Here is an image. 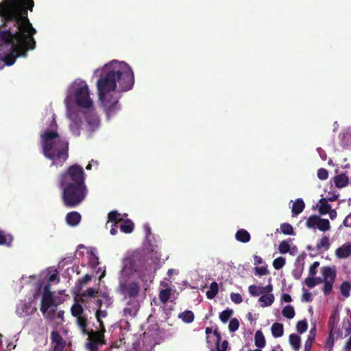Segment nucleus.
Here are the masks:
<instances>
[{
  "mask_svg": "<svg viewBox=\"0 0 351 351\" xmlns=\"http://www.w3.org/2000/svg\"><path fill=\"white\" fill-rule=\"evenodd\" d=\"M289 341L291 348L295 351H298L301 347V338L295 333L291 334L289 337Z\"/></svg>",
  "mask_w": 351,
  "mask_h": 351,
  "instance_id": "a878e982",
  "label": "nucleus"
},
{
  "mask_svg": "<svg viewBox=\"0 0 351 351\" xmlns=\"http://www.w3.org/2000/svg\"><path fill=\"white\" fill-rule=\"evenodd\" d=\"M255 345L259 348H263L265 346V339L263 332L261 330H257L254 337Z\"/></svg>",
  "mask_w": 351,
  "mask_h": 351,
  "instance_id": "2f4dec72",
  "label": "nucleus"
},
{
  "mask_svg": "<svg viewBox=\"0 0 351 351\" xmlns=\"http://www.w3.org/2000/svg\"><path fill=\"white\" fill-rule=\"evenodd\" d=\"M351 254V242H346L335 250V256L340 259L347 258Z\"/></svg>",
  "mask_w": 351,
  "mask_h": 351,
  "instance_id": "f3484780",
  "label": "nucleus"
},
{
  "mask_svg": "<svg viewBox=\"0 0 351 351\" xmlns=\"http://www.w3.org/2000/svg\"><path fill=\"white\" fill-rule=\"evenodd\" d=\"M219 341H213V345L215 344L216 346V351H226L228 345V341L225 340L221 343Z\"/></svg>",
  "mask_w": 351,
  "mask_h": 351,
  "instance_id": "a18cd8bd",
  "label": "nucleus"
},
{
  "mask_svg": "<svg viewBox=\"0 0 351 351\" xmlns=\"http://www.w3.org/2000/svg\"><path fill=\"white\" fill-rule=\"evenodd\" d=\"M328 213L329 214V217L332 220L335 219L337 216V213L336 210L334 209H330V211L328 212Z\"/></svg>",
  "mask_w": 351,
  "mask_h": 351,
  "instance_id": "680f3d73",
  "label": "nucleus"
},
{
  "mask_svg": "<svg viewBox=\"0 0 351 351\" xmlns=\"http://www.w3.org/2000/svg\"><path fill=\"white\" fill-rule=\"evenodd\" d=\"M306 226L313 230H319L321 232H327L330 229V223L328 219H323L319 215H313L306 220Z\"/></svg>",
  "mask_w": 351,
  "mask_h": 351,
  "instance_id": "9b49d317",
  "label": "nucleus"
},
{
  "mask_svg": "<svg viewBox=\"0 0 351 351\" xmlns=\"http://www.w3.org/2000/svg\"><path fill=\"white\" fill-rule=\"evenodd\" d=\"M282 314L285 317L291 319L295 315V309L293 306L287 305L282 308Z\"/></svg>",
  "mask_w": 351,
  "mask_h": 351,
  "instance_id": "473e14b6",
  "label": "nucleus"
},
{
  "mask_svg": "<svg viewBox=\"0 0 351 351\" xmlns=\"http://www.w3.org/2000/svg\"><path fill=\"white\" fill-rule=\"evenodd\" d=\"M233 313L231 309H226L222 311L219 315V319L223 323H226Z\"/></svg>",
  "mask_w": 351,
  "mask_h": 351,
  "instance_id": "ea45409f",
  "label": "nucleus"
},
{
  "mask_svg": "<svg viewBox=\"0 0 351 351\" xmlns=\"http://www.w3.org/2000/svg\"><path fill=\"white\" fill-rule=\"evenodd\" d=\"M281 300L285 302L289 303L292 301L291 297L287 293H283L281 296Z\"/></svg>",
  "mask_w": 351,
  "mask_h": 351,
  "instance_id": "13d9d810",
  "label": "nucleus"
},
{
  "mask_svg": "<svg viewBox=\"0 0 351 351\" xmlns=\"http://www.w3.org/2000/svg\"><path fill=\"white\" fill-rule=\"evenodd\" d=\"M99 100L108 117L119 109V93L130 90L134 84L132 67L125 62L112 60L95 70Z\"/></svg>",
  "mask_w": 351,
  "mask_h": 351,
  "instance_id": "f03ea898",
  "label": "nucleus"
},
{
  "mask_svg": "<svg viewBox=\"0 0 351 351\" xmlns=\"http://www.w3.org/2000/svg\"><path fill=\"white\" fill-rule=\"evenodd\" d=\"M33 7V0H10L9 5L3 10L5 19L14 21L16 29L14 32L8 31L0 34V42L11 50L0 64L12 65L17 57L25 56L28 49L35 47L33 35L36 29L27 17V9L32 10Z\"/></svg>",
  "mask_w": 351,
  "mask_h": 351,
  "instance_id": "f257e3e1",
  "label": "nucleus"
},
{
  "mask_svg": "<svg viewBox=\"0 0 351 351\" xmlns=\"http://www.w3.org/2000/svg\"><path fill=\"white\" fill-rule=\"evenodd\" d=\"M317 207L322 215L327 214L331 209V206L328 203L326 198H322L317 204Z\"/></svg>",
  "mask_w": 351,
  "mask_h": 351,
  "instance_id": "bb28decb",
  "label": "nucleus"
},
{
  "mask_svg": "<svg viewBox=\"0 0 351 351\" xmlns=\"http://www.w3.org/2000/svg\"><path fill=\"white\" fill-rule=\"evenodd\" d=\"M308 328L307 322L306 320L299 321L296 324V330L299 333H304Z\"/></svg>",
  "mask_w": 351,
  "mask_h": 351,
  "instance_id": "a19ab883",
  "label": "nucleus"
},
{
  "mask_svg": "<svg viewBox=\"0 0 351 351\" xmlns=\"http://www.w3.org/2000/svg\"><path fill=\"white\" fill-rule=\"evenodd\" d=\"M302 271L300 269H297L293 272V276L296 279H299L301 276Z\"/></svg>",
  "mask_w": 351,
  "mask_h": 351,
  "instance_id": "774afa93",
  "label": "nucleus"
},
{
  "mask_svg": "<svg viewBox=\"0 0 351 351\" xmlns=\"http://www.w3.org/2000/svg\"><path fill=\"white\" fill-rule=\"evenodd\" d=\"M263 290L264 293H271L273 291V286L271 284H269L265 287H263Z\"/></svg>",
  "mask_w": 351,
  "mask_h": 351,
  "instance_id": "bf43d9fd",
  "label": "nucleus"
},
{
  "mask_svg": "<svg viewBox=\"0 0 351 351\" xmlns=\"http://www.w3.org/2000/svg\"><path fill=\"white\" fill-rule=\"evenodd\" d=\"M305 207V204L301 198L297 199L293 204L291 208L292 216L295 217L301 213Z\"/></svg>",
  "mask_w": 351,
  "mask_h": 351,
  "instance_id": "4be33fe9",
  "label": "nucleus"
},
{
  "mask_svg": "<svg viewBox=\"0 0 351 351\" xmlns=\"http://www.w3.org/2000/svg\"><path fill=\"white\" fill-rule=\"evenodd\" d=\"M48 281L50 282H58L59 281L56 270L49 271L47 274Z\"/></svg>",
  "mask_w": 351,
  "mask_h": 351,
  "instance_id": "de8ad7c7",
  "label": "nucleus"
},
{
  "mask_svg": "<svg viewBox=\"0 0 351 351\" xmlns=\"http://www.w3.org/2000/svg\"><path fill=\"white\" fill-rule=\"evenodd\" d=\"M317 177L319 178V179H320L322 180H326L328 177V173L327 170L325 169H323V168L319 169L317 171Z\"/></svg>",
  "mask_w": 351,
  "mask_h": 351,
  "instance_id": "3c124183",
  "label": "nucleus"
},
{
  "mask_svg": "<svg viewBox=\"0 0 351 351\" xmlns=\"http://www.w3.org/2000/svg\"><path fill=\"white\" fill-rule=\"evenodd\" d=\"M206 333L207 335V343L210 346H213V341L221 340L219 333L217 330L213 331L211 328H206Z\"/></svg>",
  "mask_w": 351,
  "mask_h": 351,
  "instance_id": "412c9836",
  "label": "nucleus"
},
{
  "mask_svg": "<svg viewBox=\"0 0 351 351\" xmlns=\"http://www.w3.org/2000/svg\"><path fill=\"white\" fill-rule=\"evenodd\" d=\"M278 250L281 254L289 253L291 255H295L298 252V248L293 245L291 239L282 241L278 246Z\"/></svg>",
  "mask_w": 351,
  "mask_h": 351,
  "instance_id": "dca6fc26",
  "label": "nucleus"
},
{
  "mask_svg": "<svg viewBox=\"0 0 351 351\" xmlns=\"http://www.w3.org/2000/svg\"><path fill=\"white\" fill-rule=\"evenodd\" d=\"M334 183L337 188H343L348 184V177L344 174H339L334 177Z\"/></svg>",
  "mask_w": 351,
  "mask_h": 351,
  "instance_id": "5701e85b",
  "label": "nucleus"
},
{
  "mask_svg": "<svg viewBox=\"0 0 351 351\" xmlns=\"http://www.w3.org/2000/svg\"><path fill=\"white\" fill-rule=\"evenodd\" d=\"M53 294L49 290V286H45L40 311L45 318L50 319L53 324L60 325L64 322V311H58L57 304L53 300Z\"/></svg>",
  "mask_w": 351,
  "mask_h": 351,
  "instance_id": "0eeeda50",
  "label": "nucleus"
},
{
  "mask_svg": "<svg viewBox=\"0 0 351 351\" xmlns=\"http://www.w3.org/2000/svg\"><path fill=\"white\" fill-rule=\"evenodd\" d=\"M285 258L280 256L274 260L273 266L276 269L278 270L285 265Z\"/></svg>",
  "mask_w": 351,
  "mask_h": 351,
  "instance_id": "79ce46f5",
  "label": "nucleus"
},
{
  "mask_svg": "<svg viewBox=\"0 0 351 351\" xmlns=\"http://www.w3.org/2000/svg\"><path fill=\"white\" fill-rule=\"evenodd\" d=\"M312 299V295L308 291H304L302 295V300L305 302H310Z\"/></svg>",
  "mask_w": 351,
  "mask_h": 351,
  "instance_id": "4d7b16f0",
  "label": "nucleus"
},
{
  "mask_svg": "<svg viewBox=\"0 0 351 351\" xmlns=\"http://www.w3.org/2000/svg\"><path fill=\"white\" fill-rule=\"evenodd\" d=\"M138 310V305L136 302L128 303L127 306L124 308L123 314L126 318L134 317Z\"/></svg>",
  "mask_w": 351,
  "mask_h": 351,
  "instance_id": "a211bd4d",
  "label": "nucleus"
},
{
  "mask_svg": "<svg viewBox=\"0 0 351 351\" xmlns=\"http://www.w3.org/2000/svg\"><path fill=\"white\" fill-rule=\"evenodd\" d=\"M154 268L147 265L138 252L127 255L122 260L118 273L120 293L125 297L134 298L141 290L140 282H152L154 279Z\"/></svg>",
  "mask_w": 351,
  "mask_h": 351,
  "instance_id": "20e7f679",
  "label": "nucleus"
},
{
  "mask_svg": "<svg viewBox=\"0 0 351 351\" xmlns=\"http://www.w3.org/2000/svg\"><path fill=\"white\" fill-rule=\"evenodd\" d=\"M178 317L185 323H191L194 319V315L191 311H185Z\"/></svg>",
  "mask_w": 351,
  "mask_h": 351,
  "instance_id": "f704fd0d",
  "label": "nucleus"
},
{
  "mask_svg": "<svg viewBox=\"0 0 351 351\" xmlns=\"http://www.w3.org/2000/svg\"><path fill=\"white\" fill-rule=\"evenodd\" d=\"M248 291L253 297H256L264 293L263 287H258L254 285H250L248 287Z\"/></svg>",
  "mask_w": 351,
  "mask_h": 351,
  "instance_id": "c9c22d12",
  "label": "nucleus"
},
{
  "mask_svg": "<svg viewBox=\"0 0 351 351\" xmlns=\"http://www.w3.org/2000/svg\"><path fill=\"white\" fill-rule=\"evenodd\" d=\"M50 128L40 134V146L45 156L51 160L53 165H62L68 158V142L57 132L55 114L50 113Z\"/></svg>",
  "mask_w": 351,
  "mask_h": 351,
  "instance_id": "423d86ee",
  "label": "nucleus"
},
{
  "mask_svg": "<svg viewBox=\"0 0 351 351\" xmlns=\"http://www.w3.org/2000/svg\"><path fill=\"white\" fill-rule=\"evenodd\" d=\"M322 278L309 276L305 280V285L309 288H313L317 285L324 283L323 291L325 295H328L331 291L336 278V269L335 267H324L322 268Z\"/></svg>",
  "mask_w": 351,
  "mask_h": 351,
  "instance_id": "6e6552de",
  "label": "nucleus"
},
{
  "mask_svg": "<svg viewBox=\"0 0 351 351\" xmlns=\"http://www.w3.org/2000/svg\"><path fill=\"white\" fill-rule=\"evenodd\" d=\"M341 294L348 298L350 295V291L351 289V285L348 282H343L340 287Z\"/></svg>",
  "mask_w": 351,
  "mask_h": 351,
  "instance_id": "58836bf2",
  "label": "nucleus"
},
{
  "mask_svg": "<svg viewBox=\"0 0 351 351\" xmlns=\"http://www.w3.org/2000/svg\"><path fill=\"white\" fill-rule=\"evenodd\" d=\"M81 220V215L79 213L72 211L69 213L66 216V221L70 226H77Z\"/></svg>",
  "mask_w": 351,
  "mask_h": 351,
  "instance_id": "aec40b11",
  "label": "nucleus"
},
{
  "mask_svg": "<svg viewBox=\"0 0 351 351\" xmlns=\"http://www.w3.org/2000/svg\"><path fill=\"white\" fill-rule=\"evenodd\" d=\"M330 246L329 237L324 235L317 243L316 248L319 251H327Z\"/></svg>",
  "mask_w": 351,
  "mask_h": 351,
  "instance_id": "b1692460",
  "label": "nucleus"
},
{
  "mask_svg": "<svg viewBox=\"0 0 351 351\" xmlns=\"http://www.w3.org/2000/svg\"><path fill=\"white\" fill-rule=\"evenodd\" d=\"M12 239V237L10 234H5L4 232L0 230V245H9Z\"/></svg>",
  "mask_w": 351,
  "mask_h": 351,
  "instance_id": "e433bc0d",
  "label": "nucleus"
},
{
  "mask_svg": "<svg viewBox=\"0 0 351 351\" xmlns=\"http://www.w3.org/2000/svg\"><path fill=\"white\" fill-rule=\"evenodd\" d=\"M319 263L318 262H314L309 269V276H315L317 274V269L319 267Z\"/></svg>",
  "mask_w": 351,
  "mask_h": 351,
  "instance_id": "864d4df0",
  "label": "nucleus"
},
{
  "mask_svg": "<svg viewBox=\"0 0 351 351\" xmlns=\"http://www.w3.org/2000/svg\"><path fill=\"white\" fill-rule=\"evenodd\" d=\"M64 102L66 116L70 121L69 130L74 136H79L82 130L89 136L99 128L100 120L86 81L74 80L66 89Z\"/></svg>",
  "mask_w": 351,
  "mask_h": 351,
  "instance_id": "7ed1b4c3",
  "label": "nucleus"
},
{
  "mask_svg": "<svg viewBox=\"0 0 351 351\" xmlns=\"http://www.w3.org/2000/svg\"><path fill=\"white\" fill-rule=\"evenodd\" d=\"M110 226V234L112 235H115L117 233V228H119V224L117 223V226H114V221H110V223L108 224V223H106V227L108 228V226Z\"/></svg>",
  "mask_w": 351,
  "mask_h": 351,
  "instance_id": "5fc2aeb1",
  "label": "nucleus"
},
{
  "mask_svg": "<svg viewBox=\"0 0 351 351\" xmlns=\"http://www.w3.org/2000/svg\"><path fill=\"white\" fill-rule=\"evenodd\" d=\"M108 224L110 221H114V226L119 224V228L124 233H131L134 229V223L131 220L124 219L125 215L120 214L117 211H111L108 214Z\"/></svg>",
  "mask_w": 351,
  "mask_h": 351,
  "instance_id": "9d476101",
  "label": "nucleus"
},
{
  "mask_svg": "<svg viewBox=\"0 0 351 351\" xmlns=\"http://www.w3.org/2000/svg\"><path fill=\"white\" fill-rule=\"evenodd\" d=\"M41 289V284L36 281L34 285V293L27 300H20L16 305V313L19 317H23L32 315L36 308L33 305L34 300L38 295Z\"/></svg>",
  "mask_w": 351,
  "mask_h": 351,
  "instance_id": "1a4fd4ad",
  "label": "nucleus"
},
{
  "mask_svg": "<svg viewBox=\"0 0 351 351\" xmlns=\"http://www.w3.org/2000/svg\"><path fill=\"white\" fill-rule=\"evenodd\" d=\"M230 300L234 304H240L243 301L242 296L237 293H232L230 295Z\"/></svg>",
  "mask_w": 351,
  "mask_h": 351,
  "instance_id": "8fccbe9b",
  "label": "nucleus"
},
{
  "mask_svg": "<svg viewBox=\"0 0 351 351\" xmlns=\"http://www.w3.org/2000/svg\"><path fill=\"white\" fill-rule=\"evenodd\" d=\"M254 263L256 265H260L263 263V258L261 256H257V255H255L254 256Z\"/></svg>",
  "mask_w": 351,
  "mask_h": 351,
  "instance_id": "0e129e2a",
  "label": "nucleus"
},
{
  "mask_svg": "<svg viewBox=\"0 0 351 351\" xmlns=\"http://www.w3.org/2000/svg\"><path fill=\"white\" fill-rule=\"evenodd\" d=\"M91 276L88 274L85 275L82 279H81V283L82 285L86 284L89 280H90Z\"/></svg>",
  "mask_w": 351,
  "mask_h": 351,
  "instance_id": "e2e57ef3",
  "label": "nucleus"
},
{
  "mask_svg": "<svg viewBox=\"0 0 351 351\" xmlns=\"http://www.w3.org/2000/svg\"><path fill=\"white\" fill-rule=\"evenodd\" d=\"M275 300L273 293H263L258 299V302L261 307H268L272 305Z\"/></svg>",
  "mask_w": 351,
  "mask_h": 351,
  "instance_id": "6ab92c4d",
  "label": "nucleus"
},
{
  "mask_svg": "<svg viewBox=\"0 0 351 351\" xmlns=\"http://www.w3.org/2000/svg\"><path fill=\"white\" fill-rule=\"evenodd\" d=\"M101 298L97 301V306H99L100 305L102 308H108L109 307L112 303V298L107 294H102Z\"/></svg>",
  "mask_w": 351,
  "mask_h": 351,
  "instance_id": "c85d7f7f",
  "label": "nucleus"
},
{
  "mask_svg": "<svg viewBox=\"0 0 351 351\" xmlns=\"http://www.w3.org/2000/svg\"><path fill=\"white\" fill-rule=\"evenodd\" d=\"M256 274L258 276H265L268 274L266 266H261L255 268Z\"/></svg>",
  "mask_w": 351,
  "mask_h": 351,
  "instance_id": "603ef678",
  "label": "nucleus"
},
{
  "mask_svg": "<svg viewBox=\"0 0 351 351\" xmlns=\"http://www.w3.org/2000/svg\"><path fill=\"white\" fill-rule=\"evenodd\" d=\"M88 257L92 267H95L99 264V258L93 251L88 252Z\"/></svg>",
  "mask_w": 351,
  "mask_h": 351,
  "instance_id": "37998d69",
  "label": "nucleus"
},
{
  "mask_svg": "<svg viewBox=\"0 0 351 351\" xmlns=\"http://www.w3.org/2000/svg\"><path fill=\"white\" fill-rule=\"evenodd\" d=\"M282 232L287 235H294V231L292 226L287 223H284L280 226Z\"/></svg>",
  "mask_w": 351,
  "mask_h": 351,
  "instance_id": "4c0bfd02",
  "label": "nucleus"
},
{
  "mask_svg": "<svg viewBox=\"0 0 351 351\" xmlns=\"http://www.w3.org/2000/svg\"><path fill=\"white\" fill-rule=\"evenodd\" d=\"M334 345V337L332 332L330 333L326 343H325V348L328 350V351H331Z\"/></svg>",
  "mask_w": 351,
  "mask_h": 351,
  "instance_id": "49530a36",
  "label": "nucleus"
},
{
  "mask_svg": "<svg viewBox=\"0 0 351 351\" xmlns=\"http://www.w3.org/2000/svg\"><path fill=\"white\" fill-rule=\"evenodd\" d=\"M64 204L69 207H75L85 198L87 189L84 184V171L82 167L75 165L62 174L59 180Z\"/></svg>",
  "mask_w": 351,
  "mask_h": 351,
  "instance_id": "39448f33",
  "label": "nucleus"
},
{
  "mask_svg": "<svg viewBox=\"0 0 351 351\" xmlns=\"http://www.w3.org/2000/svg\"><path fill=\"white\" fill-rule=\"evenodd\" d=\"M98 294V291L94 288L87 289L82 294V297H95Z\"/></svg>",
  "mask_w": 351,
  "mask_h": 351,
  "instance_id": "09e8293b",
  "label": "nucleus"
},
{
  "mask_svg": "<svg viewBox=\"0 0 351 351\" xmlns=\"http://www.w3.org/2000/svg\"><path fill=\"white\" fill-rule=\"evenodd\" d=\"M315 337V328H313L309 331L308 338L305 341L304 350V351H310L312 348L313 342Z\"/></svg>",
  "mask_w": 351,
  "mask_h": 351,
  "instance_id": "7c9ffc66",
  "label": "nucleus"
},
{
  "mask_svg": "<svg viewBox=\"0 0 351 351\" xmlns=\"http://www.w3.org/2000/svg\"><path fill=\"white\" fill-rule=\"evenodd\" d=\"M72 315L77 318V324L82 332L86 333V319L83 315V308L78 303L75 302L71 307Z\"/></svg>",
  "mask_w": 351,
  "mask_h": 351,
  "instance_id": "f8f14e48",
  "label": "nucleus"
},
{
  "mask_svg": "<svg viewBox=\"0 0 351 351\" xmlns=\"http://www.w3.org/2000/svg\"><path fill=\"white\" fill-rule=\"evenodd\" d=\"M272 335L275 338L281 337L284 334V327L282 324L276 322L271 327Z\"/></svg>",
  "mask_w": 351,
  "mask_h": 351,
  "instance_id": "cd10ccee",
  "label": "nucleus"
},
{
  "mask_svg": "<svg viewBox=\"0 0 351 351\" xmlns=\"http://www.w3.org/2000/svg\"><path fill=\"white\" fill-rule=\"evenodd\" d=\"M235 238L240 242L247 243L250 240V234L247 230L241 229L237 232Z\"/></svg>",
  "mask_w": 351,
  "mask_h": 351,
  "instance_id": "c756f323",
  "label": "nucleus"
},
{
  "mask_svg": "<svg viewBox=\"0 0 351 351\" xmlns=\"http://www.w3.org/2000/svg\"><path fill=\"white\" fill-rule=\"evenodd\" d=\"M98 272H101V276H99V280H101V278H104V277L105 276V275H106V269H105V268H104V269H102V268H99V269H98V271H97V273H98Z\"/></svg>",
  "mask_w": 351,
  "mask_h": 351,
  "instance_id": "338daca9",
  "label": "nucleus"
},
{
  "mask_svg": "<svg viewBox=\"0 0 351 351\" xmlns=\"http://www.w3.org/2000/svg\"><path fill=\"white\" fill-rule=\"evenodd\" d=\"M343 226L351 228V213L343 220Z\"/></svg>",
  "mask_w": 351,
  "mask_h": 351,
  "instance_id": "6e6d98bb",
  "label": "nucleus"
},
{
  "mask_svg": "<svg viewBox=\"0 0 351 351\" xmlns=\"http://www.w3.org/2000/svg\"><path fill=\"white\" fill-rule=\"evenodd\" d=\"M98 309L96 313V317L97 322L99 324L100 329L99 330H101L102 332H105L104 325L102 322V319L105 318L107 316V312L106 311V308H103L102 306L100 305L99 306H97Z\"/></svg>",
  "mask_w": 351,
  "mask_h": 351,
  "instance_id": "393cba45",
  "label": "nucleus"
},
{
  "mask_svg": "<svg viewBox=\"0 0 351 351\" xmlns=\"http://www.w3.org/2000/svg\"><path fill=\"white\" fill-rule=\"evenodd\" d=\"M239 326V322L237 318H232L228 325V328L230 332H235Z\"/></svg>",
  "mask_w": 351,
  "mask_h": 351,
  "instance_id": "c03bdc74",
  "label": "nucleus"
},
{
  "mask_svg": "<svg viewBox=\"0 0 351 351\" xmlns=\"http://www.w3.org/2000/svg\"><path fill=\"white\" fill-rule=\"evenodd\" d=\"M160 291L159 293L160 300L163 303H166L169 300L175 299L176 290L169 287L165 283L160 284Z\"/></svg>",
  "mask_w": 351,
  "mask_h": 351,
  "instance_id": "2eb2a0df",
  "label": "nucleus"
},
{
  "mask_svg": "<svg viewBox=\"0 0 351 351\" xmlns=\"http://www.w3.org/2000/svg\"><path fill=\"white\" fill-rule=\"evenodd\" d=\"M345 349L348 351L351 350V336L350 337L348 341L346 342V344L345 346Z\"/></svg>",
  "mask_w": 351,
  "mask_h": 351,
  "instance_id": "69168bd1",
  "label": "nucleus"
},
{
  "mask_svg": "<svg viewBox=\"0 0 351 351\" xmlns=\"http://www.w3.org/2000/svg\"><path fill=\"white\" fill-rule=\"evenodd\" d=\"M317 151L320 156V158L323 160H326V154L325 153V152L321 149V148H317Z\"/></svg>",
  "mask_w": 351,
  "mask_h": 351,
  "instance_id": "052dcab7",
  "label": "nucleus"
},
{
  "mask_svg": "<svg viewBox=\"0 0 351 351\" xmlns=\"http://www.w3.org/2000/svg\"><path fill=\"white\" fill-rule=\"evenodd\" d=\"M219 291L218 284L216 282H213L206 291V296L208 299H213L217 294Z\"/></svg>",
  "mask_w": 351,
  "mask_h": 351,
  "instance_id": "72a5a7b5",
  "label": "nucleus"
},
{
  "mask_svg": "<svg viewBox=\"0 0 351 351\" xmlns=\"http://www.w3.org/2000/svg\"><path fill=\"white\" fill-rule=\"evenodd\" d=\"M51 341L54 351H66V342L58 332H51Z\"/></svg>",
  "mask_w": 351,
  "mask_h": 351,
  "instance_id": "4468645a",
  "label": "nucleus"
},
{
  "mask_svg": "<svg viewBox=\"0 0 351 351\" xmlns=\"http://www.w3.org/2000/svg\"><path fill=\"white\" fill-rule=\"evenodd\" d=\"M104 333L101 330L92 332L88 337L89 341L86 344V347L89 351H97V344L104 343Z\"/></svg>",
  "mask_w": 351,
  "mask_h": 351,
  "instance_id": "ddd939ff",
  "label": "nucleus"
}]
</instances>
